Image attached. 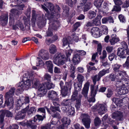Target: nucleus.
Instances as JSON below:
<instances>
[{"mask_svg":"<svg viewBox=\"0 0 129 129\" xmlns=\"http://www.w3.org/2000/svg\"><path fill=\"white\" fill-rule=\"evenodd\" d=\"M42 7L46 12L47 14L45 15L49 20H54L57 19L60 17L59 13L60 8L59 6L56 5L55 7V10L57 12L54 11V6L51 3H45L44 5H42Z\"/></svg>","mask_w":129,"mask_h":129,"instance_id":"f257e3e1","label":"nucleus"},{"mask_svg":"<svg viewBox=\"0 0 129 129\" xmlns=\"http://www.w3.org/2000/svg\"><path fill=\"white\" fill-rule=\"evenodd\" d=\"M46 20L45 16L43 14L41 15L39 14H36L35 10L32 11L31 21L33 26H34L35 25V21H36L37 24L39 27L41 28L45 25Z\"/></svg>","mask_w":129,"mask_h":129,"instance_id":"f03ea898","label":"nucleus"},{"mask_svg":"<svg viewBox=\"0 0 129 129\" xmlns=\"http://www.w3.org/2000/svg\"><path fill=\"white\" fill-rule=\"evenodd\" d=\"M15 89L14 88H12L5 94L6 101L5 105L9 107L13 106L14 102L13 98L14 94Z\"/></svg>","mask_w":129,"mask_h":129,"instance_id":"7ed1b4c3","label":"nucleus"},{"mask_svg":"<svg viewBox=\"0 0 129 129\" xmlns=\"http://www.w3.org/2000/svg\"><path fill=\"white\" fill-rule=\"evenodd\" d=\"M34 73L33 71H27L23 76V80L24 82V86L26 88H29L31 86V82L34 77Z\"/></svg>","mask_w":129,"mask_h":129,"instance_id":"20e7f679","label":"nucleus"},{"mask_svg":"<svg viewBox=\"0 0 129 129\" xmlns=\"http://www.w3.org/2000/svg\"><path fill=\"white\" fill-rule=\"evenodd\" d=\"M50 21L51 22L50 23L48 30L46 32L47 37L52 36L53 35V30H57L59 26V22L57 19Z\"/></svg>","mask_w":129,"mask_h":129,"instance_id":"39448f33","label":"nucleus"},{"mask_svg":"<svg viewBox=\"0 0 129 129\" xmlns=\"http://www.w3.org/2000/svg\"><path fill=\"white\" fill-rule=\"evenodd\" d=\"M65 56L62 55L60 53H57L54 55L53 58V61L54 64L58 66H61L65 63L64 60Z\"/></svg>","mask_w":129,"mask_h":129,"instance_id":"423d86ee","label":"nucleus"},{"mask_svg":"<svg viewBox=\"0 0 129 129\" xmlns=\"http://www.w3.org/2000/svg\"><path fill=\"white\" fill-rule=\"evenodd\" d=\"M127 114H124L123 112L120 111H117L113 112L111 116L112 118L115 119L117 120L122 121L125 118Z\"/></svg>","mask_w":129,"mask_h":129,"instance_id":"0eeeda50","label":"nucleus"},{"mask_svg":"<svg viewBox=\"0 0 129 129\" xmlns=\"http://www.w3.org/2000/svg\"><path fill=\"white\" fill-rule=\"evenodd\" d=\"M98 89V85H96L95 87L94 86L91 85V96L88 99V101L90 102H94L95 101V97Z\"/></svg>","mask_w":129,"mask_h":129,"instance_id":"6e6552de","label":"nucleus"},{"mask_svg":"<svg viewBox=\"0 0 129 129\" xmlns=\"http://www.w3.org/2000/svg\"><path fill=\"white\" fill-rule=\"evenodd\" d=\"M19 11L14 9H12L11 10L9 15V24L10 25H14L15 21L14 17L15 16H18L20 13Z\"/></svg>","mask_w":129,"mask_h":129,"instance_id":"1a4fd4ad","label":"nucleus"},{"mask_svg":"<svg viewBox=\"0 0 129 129\" xmlns=\"http://www.w3.org/2000/svg\"><path fill=\"white\" fill-rule=\"evenodd\" d=\"M81 117L82 118V120L85 127L89 129L90 127L91 122L89 116L86 114H81Z\"/></svg>","mask_w":129,"mask_h":129,"instance_id":"9d476101","label":"nucleus"},{"mask_svg":"<svg viewBox=\"0 0 129 129\" xmlns=\"http://www.w3.org/2000/svg\"><path fill=\"white\" fill-rule=\"evenodd\" d=\"M50 109L52 112V116L54 118H56L58 119H60L61 118L60 114L57 112L56 111H58L59 112H61L60 108L58 107H54L51 106Z\"/></svg>","mask_w":129,"mask_h":129,"instance_id":"9b49d317","label":"nucleus"},{"mask_svg":"<svg viewBox=\"0 0 129 129\" xmlns=\"http://www.w3.org/2000/svg\"><path fill=\"white\" fill-rule=\"evenodd\" d=\"M38 88V96H43L46 93L47 90L45 83L40 84Z\"/></svg>","mask_w":129,"mask_h":129,"instance_id":"f8f14e48","label":"nucleus"},{"mask_svg":"<svg viewBox=\"0 0 129 129\" xmlns=\"http://www.w3.org/2000/svg\"><path fill=\"white\" fill-rule=\"evenodd\" d=\"M1 114L0 115V122L2 123L4 121V118L5 115L6 117H12L13 116V114L12 112L8 110H2L1 111Z\"/></svg>","mask_w":129,"mask_h":129,"instance_id":"ddd939ff","label":"nucleus"},{"mask_svg":"<svg viewBox=\"0 0 129 129\" xmlns=\"http://www.w3.org/2000/svg\"><path fill=\"white\" fill-rule=\"evenodd\" d=\"M29 108V106L28 105L25 108L22 110L21 111L18 112L15 117V119L18 120L20 119H23L25 116L24 113L26 112Z\"/></svg>","mask_w":129,"mask_h":129,"instance_id":"4468645a","label":"nucleus"},{"mask_svg":"<svg viewBox=\"0 0 129 129\" xmlns=\"http://www.w3.org/2000/svg\"><path fill=\"white\" fill-rule=\"evenodd\" d=\"M121 65L116 63L114 64L113 70L115 72H118V74L119 76H124L126 75V72L124 71H121L119 69Z\"/></svg>","mask_w":129,"mask_h":129,"instance_id":"2eb2a0df","label":"nucleus"},{"mask_svg":"<svg viewBox=\"0 0 129 129\" xmlns=\"http://www.w3.org/2000/svg\"><path fill=\"white\" fill-rule=\"evenodd\" d=\"M61 109L69 116H72L75 112L74 108L70 106H64L62 107Z\"/></svg>","mask_w":129,"mask_h":129,"instance_id":"dca6fc26","label":"nucleus"},{"mask_svg":"<svg viewBox=\"0 0 129 129\" xmlns=\"http://www.w3.org/2000/svg\"><path fill=\"white\" fill-rule=\"evenodd\" d=\"M91 33L93 36L95 38L100 37L102 35L100 29L97 27H93L91 30Z\"/></svg>","mask_w":129,"mask_h":129,"instance_id":"f3484780","label":"nucleus"},{"mask_svg":"<svg viewBox=\"0 0 129 129\" xmlns=\"http://www.w3.org/2000/svg\"><path fill=\"white\" fill-rule=\"evenodd\" d=\"M98 112L100 115L103 114L107 111V109L106 105L103 104L98 105Z\"/></svg>","mask_w":129,"mask_h":129,"instance_id":"a211bd4d","label":"nucleus"},{"mask_svg":"<svg viewBox=\"0 0 129 129\" xmlns=\"http://www.w3.org/2000/svg\"><path fill=\"white\" fill-rule=\"evenodd\" d=\"M15 1L17 4L15 5H12L13 6V7H15V9H14L18 10L20 12V13L19 14H20L21 13V12H20L19 10H23V8L24 7V5L23 4L20 5H19L21 2L19 1V0H15Z\"/></svg>","mask_w":129,"mask_h":129,"instance_id":"6ab92c4d","label":"nucleus"},{"mask_svg":"<svg viewBox=\"0 0 129 129\" xmlns=\"http://www.w3.org/2000/svg\"><path fill=\"white\" fill-rule=\"evenodd\" d=\"M117 55L120 58H124L126 57V51L123 48H119L117 49Z\"/></svg>","mask_w":129,"mask_h":129,"instance_id":"aec40b11","label":"nucleus"},{"mask_svg":"<svg viewBox=\"0 0 129 129\" xmlns=\"http://www.w3.org/2000/svg\"><path fill=\"white\" fill-rule=\"evenodd\" d=\"M129 90L128 87H122L121 88L117 89V93L119 95L125 94L128 92Z\"/></svg>","mask_w":129,"mask_h":129,"instance_id":"412c9836","label":"nucleus"},{"mask_svg":"<svg viewBox=\"0 0 129 129\" xmlns=\"http://www.w3.org/2000/svg\"><path fill=\"white\" fill-rule=\"evenodd\" d=\"M8 14L1 16L0 17V24L3 25H6L8 23Z\"/></svg>","mask_w":129,"mask_h":129,"instance_id":"4be33fe9","label":"nucleus"},{"mask_svg":"<svg viewBox=\"0 0 129 129\" xmlns=\"http://www.w3.org/2000/svg\"><path fill=\"white\" fill-rule=\"evenodd\" d=\"M36 120L34 119V120H30L27 121L26 122V125L28 127L31 128V129H36L37 126L35 124Z\"/></svg>","mask_w":129,"mask_h":129,"instance_id":"5701e85b","label":"nucleus"},{"mask_svg":"<svg viewBox=\"0 0 129 129\" xmlns=\"http://www.w3.org/2000/svg\"><path fill=\"white\" fill-rule=\"evenodd\" d=\"M89 84L87 83L84 85V87L82 91V93L83 95L85 97L87 96L89 87Z\"/></svg>","mask_w":129,"mask_h":129,"instance_id":"b1692460","label":"nucleus"},{"mask_svg":"<svg viewBox=\"0 0 129 129\" xmlns=\"http://www.w3.org/2000/svg\"><path fill=\"white\" fill-rule=\"evenodd\" d=\"M72 84L71 82H66L65 83V85L64 87V90L66 91V93H64V94H62L63 96H65L68 93V91H70L72 88Z\"/></svg>","mask_w":129,"mask_h":129,"instance_id":"393cba45","label":"nucleus"},{"mask_svg":"<svg viewBox=\"0 0 129 129\" xmlns=\"http://www.w3.org/2000/svg\"><path fill=\"white\" fill-rule=\"evenodd\" d=\"M57 92L53 90H50L48 94V97L49 99L52 100L54 98L57 96Z\"/></svg>","mask_w":129,"mask_h":129,"instance_id":"a878e982","label":"nucleus"},{"mask_svg":"<svg viewBox=\"0 0 129 129\" xmlns=\"http://www.w3.org/2000/svg\"><path fill=\"white\" fill-rule=\"evenodd\" d=\"M62 124L63 126H64L65 127H67L69 125L70 123V120L69 118L64 117H63L61 120Z\"/></svg>","mask_w":129,"mask_h":129,"instance_id":"bb28decb","label":"nucleus"},{"mask_svg":"<svg viewBox=\"0 0 129 129\" xmlns=\"http://www.w3.org/2000/svg\"><path fill=\"white\" fill-rule=\"evenodd\" d=\"M46 63L49 72L52 73L53 72V65L52 61L50 60L48 61H46Z\"/></svg>","mask_w":129,"mask_h":129,"instance_id":"cd10ccee","label":"nucleus"},{"mask_svg":"<svg viewBox=\"0 0 129 129\" xmlns=\"http://www.w3.org/2000/svg\"><path fill=\"white\" fill-rule=\"evenodd\" d=\"M33 87L35 88H37L40 85L39 80L37 79L34 78V77L31 80Z\"/></svg>","mask_w":129,"mask_h":129,"instance_id":"c85d7f7f","label":"nucleus"},{"mask_svg":"<svg viewBox=\"0 0 129 129\" xmlns=\"http://www.w3.org/2000/svg\"><path fill=\"white\" fill-rule=\"evenodd\" d=\"M74 87V91L78 92L81 90L82 84L78 82H74L73 84Z\"/></svg>","mask_w":129,"mask_h":129,"instance_id":"c756f323","label":"nucleus"},{"mask_svg":"<svg viewBox=\"0 0 129 129\" xmlns=\"http://www.w3.org/2000/svg\"><path fill=\"white\" fill-rule=\"evenodd\" d=\"M82 96L80 94L79 95H78V99H77L76 101L75 107L77 110L79 109L80 108L81 100Z\"/></svg>","mask_w":129,"mask_h":129,"instance_id":"7c9ffc66","label":"nucleus"},{"mask_svg":"<svg viewBox=\"0 0 129 129\" xmlns=\"http://www.w3.org/2000/svg\"><path fill=\"white\" fill-rule=\"evenodd\" d=\"M91 78L94 84L93 85L94 86V87H95V86H94V85H95L96 81H99L100 80L101 78L98 74L97 75L91 76Z\"/></svg>","mask_w":129,"mask_h":129,"instance_id":"2f4dec72","label":"nucleus"},{"mask_svg":"<svg viewBox=\"0 0 129 129\" xmlns=\"http://www.w3.org/2000/svg\"><path fill=\"white\" fill-rule=\"evenodd\" d=\"M49 50L51 54H54L57 52V49L56 46L52 44L50 46Z\"/></svg>","mask_w":129,"mask_h":129,"instance_id":"473e14b6","label":"nucleus"},{"mask_svg":"<svg viewBox=\"0 0 129 129\" xmlns=\"http://www.w3.org/2000/svg\"><path fill=\"white\" fill-rule=\"evenodd\" d=\"M46 109L47 112L49 114H51V112L49 109L46 107H44L40 108H38L37 110V112H41L44 114V115H45V110Z\"/></svg>","mask_w":129,"mask_h":129,"instance_id":"72a5a7b5","label":"nucleus"},{"mask_svg":"<svg viewBox=\"0 0 129 129\" xmlns=\"http://www.w3.org/2000/svg\"><path fill=\"white\" fill-rule=\"evenodd\" d=\"M126 76L127 77H128L126 74L125 76H123L122 77L121 76H120L122 78V82H123V84L125 86H128L129 85V79L123 78L125 76L126 77Z\"/></svg>","mask_w":129,"mask_h":129,"instance_id":"f704fd0d","label":"nucleus"},{"mask_svg":"<svg viewBox=\"0 0 129 129\" xmlns=\"http://www.w3.org/2000/svg\"><path fill=\"white\" fill-rule=\"evenodd\" d=\"M109 72V69L106 70L103 69L102 70L100 71L98 74L101 78L102 76L105 75L106 73H108Z\"/></svg>","mask_w":129,"mask_h":129,"instance_id":"c9c22d12","label":"nucleus"},{"mask_svg":"<svg viewBox=\"0 0 129 129\" xmlns=\"http://www.w3.org/2000/svg\"><path fill=\"white\" fill-rule=\"evenodd\" d=\"M80 57L79 55L76 54L75 55L73 58V61L75 64H77L80 60Z\"/></svg>","mask_w":129,"mask_h":129,"instance_id":"e433bc0d","label":"nucleus"},{"mask_svg":"<svg viewBox=\"0 0 129 129\" xmlns=\"http://www.w3.org/2000/svg\"><path fill=\"white\" fill-rule=\"evenodd\" d=\"M112 101L117 106H119V107L121 106L120 105L121 104V101L119 98H114L112 99Z\"/></svg>","mask_w":129,"mask_h":129,"instance_id":"4c0bfd02","label":"nucleus"},{"mask_svg":"<svg viewBox=\"0 0 129 129\" xmlns=\"http://www.w3.org/2000/svg\"><path fill=\"white\" fill-rule=\"evenodd\" d=\"M30 18H26L25 17H24L23 18V19L24 21V22L25 24L26 25V27H27L28 29L29 28L30 26Z\"/></svg>","mask_w":129,"mask_h":129,"instance_id":"58836bf2","label":"nucleus"},{"mask_svg":"<svg viewBox=\"0 0 129 129\" xmlns=\"http://www.w3.org/2000/svg\"><path fill=\"white\" fill-rule=\"evenodd\" d=\"M96 15V13L94 11H89L88 14V17L90 19L94 18Z\"/></svg>","mask_w":129,"mask_h":129,"instance_id":"ea45409f","label":"nucleus"},{"mask_svg":"<svg viewBox=\"0 0 129 129\" xmlns=\"http://www.w3.org/2000/svg\"><path fill=\"white\" fill-rule=\"evenodd\" d=\"M50 82H48L45 83L46 89H50L54 87V85Z\"/></svg>","mask_w":129,"mask_h":129,"instance_id":"a19ab883","label":"nucleus"},{"mask_svg":"<svg viewBox=\"0 0 129 129\" xmlns=\"http://www.w3.org/2000/svg\"><path fill=\"white\" fill-rule=\"evenodd\" d=\"M36 111V109L34 107H31L27 111L28 114L29 115H32L35 113Z\"/></svg>","mask_w":129,"mask_h":129,"instance_id":"79ce46f5","label":"nucleus"},{"mask_svg":"<svg viewBox=\"0 0 129 129\" xmlns=\"http://www.w3.org/2000/svg\"><path fill=\"white\" fill-rule=\"evenodd\" d=\"M102 4V2L100 0H95L94 2V5L97 8H100Z\"/></svg>","mask_w":129,"mask_h":129,"instance_id":"37998d69","label":"nucleus"},{"mask_svg":"<svg viewBox=\"0 0 129 129\" xmlns=\"http://www.w3.org/2000/svg\"><path fill=\"white\" fill-rule=\"evenodd\" d=\"M71 103L70 100V99H66L64 100L62 102L61 104L63 105V107L64 106H68V105Z\"/></svg>","mask_w":129,"mask_h":129,"instance_id":"c03bdc74","label":"nucleus"},{"mask_svg":"<svg viewBox=\"0 0 129 129\" xmlns=\"http://www.w3.org/2000/svg\"><path fill=\"white\" fill-rule=\"evenodd\" d=\"M77 78L79 83L82 84V82L84 80V77L80 74H78Z\"/></svg>","mask_w":129,"mask_h":129,"instance_id":"a18cd8bd","label":"nucleus"},{"mask_svg":"<svg viewBox=\"0 0 129 129\" xmlns=\"http://www.w3.org/2000/svg\"><path fill=\"white\" fill-rule=\"evenodd\" d=\"M45 118V115H43L42 116L41 115H37L35 116L34 117V119L36 120V121L38 120L39 121L42 120L43 119Z\"/></svg>","mask_w":129,"mask_h":129,"instance_id":"49530a36","label":"nucleus"},{"mask_svg":"<svg viewBox=\"0 0 129 129\" xmlns=\"http://www.w3.org/2000/svg\"><path fill=\"white\" fill-rule=\"evenodd\" d=\"M59 85L61 88V94H64V93H66V91L64 90V86H63V83L62 81H61L60 82Z\"/></svg>","mask_w":129,"mask_h":129,"instance_id":"de8ad7c7","label":"nucleus"},{"mask_svg":"<svg viewBox=\"0 0 129 129\" xmlns=\"http://www.w3.org/2000/svg\"><path fill=\"white\" fill-rule=\"evenodd\" d=\"M101 29L103 33L105 35L107 34L108 33V29L107 27L105 25H102L101 27Z\"/></svg>","mask_w":129,"mask_h":129,"instance_id":"09e8293b","label":"nucleus"},{"mask_svg":"<svg viewBox=\"0 0 129 129\" xmlns=\"http://www.w3.org/2000/svg\"><path fill=\"white\" fill-rule=\"evenodd\" d=\"M93 25L98 26L100 24V20L95 18L92 20Z\"/></svg>","mask_w":129,"mask_h":129,"instance_id":"8fccbe9b","label":"nucleus"},{"mask_svg":"<svg viewBox=\"0 0 129 129\" xmlns=\"http://www.w3.org/2000/svg\"><path fill=\"white\" fill-rule=\"evenodd\" d=\"M78 94V92L74 91L73 92L71 98L72 100L73 101H74L76 100L77 99H78V96H77Z\"/></svg>","mask_w":129,"mask_h":129,"instance_id":"3c124183","label":"nucleus"},{"mask_svg":"<svg viewBox=\"0 0 129 129\" xmlns=\"http://www.w3.org/2000/svg\"><path fill=\"white\" fill-rule=\"evenodd\" d=\"M101 122V121L99 117H96L94 119V123L95 126L99 125Z\"/></svg>","mask_w":129,"mask_h":129,"instance_id":"603ef678","label":"nucleus"},{"mask_svg":"<svg viewBox=\"0 0 129 129\" xmlns=\"http://www.w3.org/2000/svg\"><path fill=\"white\" fill-rule=\"evenodd\" d=\"M119 41V39L117 38H113L110 40V42L111 45H113Z\"/></svg>","mask_w":129,"mask_h":129,"instance_id":"864d4df0","label":"nucleus"},{"mask_svg":"<svg viewBox=\"0 0 129 129\" xmlns=\"http://www.w3.org/2000/svg\"><path fill=\"white\" fill-rule=\"evenodd\" d=\"M48 51L45 50L43 49H41L39 51L38 56L40 57H41L43 55L46 53Z\"/></svg>","mask_w":129,"mask_h":129,"instance_id":"5fc2aeb1","label":"nucleus"},{"mask_svg":"<svg viewBox=\"0 0 129 129\" xmlns=\"http://www.w3.org/2000/svg\"><path fill=\"white\" fill-rule=\"evenodd\" d=\"M45 80H47L48 82H50L51 77L49 74L46 73L44 76Z\"/></svg>","mask_w":129,"mask_h":129,"instance_id":"6e6d98bb","label":"nucleus"},{"mask_svg":"<svg viewBox=\"0 0 129 129\" xmlns=\"http://www.w3.org/2000/svg\"><path fill=\"white\" fill-rule=\"evenodd\" d=\"M109 79H110L111 81H114L115 80L116 76L114 73H112L109 75Z\"/></svg>","mask_w":129,"mask_h":129,"instance_id":"4d7b16f0","label":"nucleus"},{"mask_svg":"<svg viewBox=\"0 0 129 129\" xmlns=\"http://www.w3.org/2000/svg\"><path fill=\"white\" fill-rule=\"evenodd\" d=\"M63 42L62 46L63 47L68 45L69 46V42L66 38H64L62 40Z\"/></svg>","mask_w":129,"mask_h":129,"instance_id":"13d9d810","label":"nucleus"},{"mask_svg":"<svg viewBox=\"0 0 129 129\" xmlns=\"http://www.w3.org/2000/svg\"><path fill=\"white\" fill-rule=\"evenodd\" d=\"M43 60H47L49 59V56L48 52L40 57Z\"/></svg>","mask_w":129,"mask_h":129,"instance_id":"bf43d9fd","label":"nucleus"},{"mask_svg":"<svg viewBox=\"0 0 129 129\" xmlns=\"http://www.w3.org/2000/svg\"><path fill=\"white\" fill-rule=\"evenodd\" d=\"M81 24V23L80 22H77L74 25V28L73 31H74L76 30L77 28L80 26Z\"/></svg>","mask_w":129,"mask_h":129,"instance_id":"052dcab7","label":"nucleus"},{"mask_svg":"<svg viewBox=\"0 0 129 129\" xmlns=\"http://www.w3.org/2000/svg\"><path fill=\"white\" fill-rule=\"evenodd\" d=\"M102 50V46L101 44H99L98 45L97 50L98 53L99 55H101V51Z\"/></svg>","mask_w":129,"mask_h":129,"instance_id":"680f3d73","label":"nucleus"},{"mask_svg":"<svg viewBox=\"0 0 129 129\" xmlns=\"http://www.w3.org/2000/svg\"><path fill=\"white\" fill-rule=\"evenodd\" d=\"M99 104H97L94 106L92 107L91 109V110L94 112H98V107Z\"/></svg>","mask_w":129,"mask_h":129,"instance_id":"e2e57ef3","label":"nucleus"},{"mask_svg":"<svg viewBox=\"0 0 129 129\" xmlns=\"http://www.w3.org/2000/svg\"><path fill=\"white\" fill-rule=\"evenodd\" d=\"M123 66L124 67L129 68V56L127 57L125 63L123 65Z\"/></svg>","mask_w":129,"mask_h":129,"instance_id":"0e129e2a","label":"nucleus"},{"mask_svg":"<svg viewBox=\"0 0 129 129\" xmlns=\"http://www.w3.org/2000/svg\"><path fill=\"white\" fill-rule=\"evenodd\" d=\"M118 18L121 22H124L125 21V18L124 16L122 14L119 15Z\"/></svg>","mask_w":129,"mask_h":129,"instance_id":"69168bd1","label":"nucleus"},{"mask_svg":"<svg viewBox=\"0 0 129 129\" xmlns=\"http://www.w3.org/2000/svg\"><path fill=\"white\" fill-rule=\"evenodd\" d=\"M31 10L30 8H28L27 10L25 12V15L27 16V18H30L31 13Z\"/></svg>","mask_w":129,"mask_h":129,"instance_id":"338daca9","label":"nucleus"},{"mask_svg":"<svg viewBox=\"0 0 129 129\" xmlns=\"http://www.w3.org/2000/svg\"><path fill=\"white\" fill-rule=\"evenodd\" d=\"M24 101L22 98H20L19 100L18 101L17 104L19 106H22V105H24Z\"/></svg>","mask_w":129,"mask_h":129,"instance_id":"774afa93","label":"nucleus"}]
</instances>
